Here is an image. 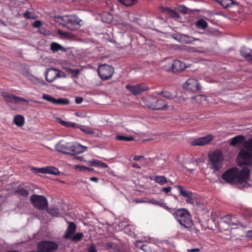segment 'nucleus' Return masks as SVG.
<instances>
[{
	"instance_id": "obj_1",
	"label": "nucleus",
	"mask_w": 252,
	"mask_h": 252,
	"mask_svg": "<svg viewBox=\"0 0 252 252\" xmlns=\"http://www.w3.org/2000/svg\"><path fill=\"white\" fill-rule=\"evenodd\" d=\"M237 162L242 169H230L222 174V178L230 184L236 185L239 188H242L247 186L250 179L252 164L250 153L246 150L242 149L239 153Z\"/></svg>"
},
{
	"instance_id": "obj_2",
	"label": "nucleus",
	"mask_w": 252,
	"mask_h": 252,
	"mask_svg": "<svg viewBox=\"0 0 252 252\" xmlns=\"http://www.w3.org/2000/svg\"><path fill=\"white\" fill-rule=\"evenodd\" d=\"M174 217L180 225L191 233L197 234L199 230L194 227L190 213L186 209H180L174 213Z\"/></svg>"
},
{
	"instance_id": "obj_3",
	"label": "nucleus",
	"mask_w": 252,
	"mask_h": 252,
	"mask_svg": "<svg viewBox=\"0 0 252 252\" xmlns=\"http://www.w3.org/2000/svg\"><path fill=\"white\" fill-rule=\"evenodd\" d=\"M56 150L61 153L73 155L82 153L87 147L78 143L60 142L56 145Z\"/></svg>"
},
{
	"instance_id": "obj_4",
	"label": "nucleus",
	"mask_w": 252,
	"mask_h": 252,
	"mask_svg": "<svg viewBox=\"0 0 252 252\" xmlns=\"http://www.w3.org/2000/svg\"><path fill=\"white\" fill-rule=\"evenodd\" d=\"M208 158L211 163L212 168L215 170H219L221 168L224 159L222 153L219 150L213 151L209 154Z\"/></svg>"
},
{
	"instance_id": "obj_5",
	"label": "nucleus",
	"mask_w": 252,
	"mask_h": 252,
	"mask_svg": "<svg viewBox=\"0 0 252 252\" xmlns=\"http://www.w3.org/2000/svg\"><path fill=\"white\" fill-rule=\"evenodd\" d=\"M30 200L33 206L39 210H44L48 205L47 199L43 195L33 194L31 196Z\"/></svg>"
},
{
	"instance_id": "obj_6",
	"label": "nucleus",
	"mask_w": 252,
	"mask_h": 252,
	"mask_svg": "<svg viewBox=\"0 0 252 252\" xmlns=\"http://www.w3.org/2000/svg\"><path fill=\"white\" fill-rule=\"evenodd\" d=\"M1 96L3 97L5 102L7 105L11 104H22V102L27 103L29 100L23 97L15 95L12 94L3 92L1 93Z\"/></svg>"
},
{
	"instance_id": "obj_7",
	"label": "nucleus",
	"mask_w": 252,
	"mask_h": 252,
	"mask_svg": "<svg viewBox=\"0 0 252 252\" xmlns=\"http://www.w3.org/2000/svg\"><path fill=\"white\" fill-rule=\"evenodd\" d=\"M148 106L152 109L158 110H165L167 108V104L161 98L152 97L150 98Z\"/></svg>"
},
{
	"instance_id": "obj_8",
	"label": "nucleus",
	"mask_w": 252,
	"mask_h": 252,
	"mask_svg": "<svg viewBox=\"0 0 252 252\" xmlns=\"http://www.w3.org/2000/svg\"><path fill=\"white\" fill-rule=\"evenodd\" d=\"M56 121L62 125L67 127H79L78 124L73 122L64 121L59 117L56 118ZM80 128L82 131L87 134L94 135L95 134L94 130L91 129L88 127H85V126H81Z\"/></svg>"
},
{
	"instance_id": "obj_9",
	"label": "nucleus",
	"mask_w": 252,
	"mask_h": 252,
	"mask_svg": "<svg viewBox=\"0 0 252 252\" xmlns=\"http://www.w3.org/2000/svg\"><path fill=\"white\" fill-rule=\"evenodd\" d=\"M58 247L57 243L49 241H41L37 245L38 250L41 252H56Z\"/></svg>"
},
{
	"instance_id": "obj_10",
	"label": "nucleus",
	"mask_w": 252,
	"mask_h": 252,
	"mask_svg": "<svg viewBox=\"0 0 252 252\" xmlns=\"http://www.w3.org/2000/svg\"><path fill=\"white\" fill-rule=\"evenodd\" d=\"M97 72L102 79L106 80L112 77L114 70V68L109 65L102 64L98 67Z\"/></svg>"
},
{
	"instance_id": "obj_11",
	"label": "nucleus",
	"mask_w": 252,
	"mask_h": 252,
	"mask_svg": "<svg viewBox=\"0 0 252 252\" xmlns=\"http://www.w3.org/2000/svg\"><path fill=\"white\" fill-rule=\"evenodd\" d=\"M183 88L187 92L195 93L200 90L199 84L196 79L189 78L183 85Z\"/></svg>"
},
{
	"instance_id": "obj_12",
	"label": "nucleus",
	"mask_w": 252,
	"mask_h": 252,
	"mask_svg": "<svg viewBox=\"0 0 252 252\" xmlns=\"http://www.w3.org/2000/svg\"><path fill=\"white\" fill-rule=\"evenodd\" d=\"M239 223V221L234 217L230 216H226L223 218L222 220L220 223V226L221 228L227 230V228H224V225L227 224L228 226L231 228H234L235 226Z\"/></svg>"
},
{
	"instance_id": "obj_13",
	"label": "nucleus",
	"mask_w": 252,
	"mask_h": 252,
	"mask_svg": "<svg viewBox=\"0 0 252 252\" xmlns=\"http://www.w3.org/2000/svg\"><path fill=\"white\" fill-rule=\"evenodd\" d=\"M126 89L132 93L133 95H138L144 91L147 90L148 87L144 84H140L136 85H131L130 84L126 86Z\"/></svg>"
},
{
	"instance_id": "obj_14",
	"label": "nucleus",
	"mask_w": 252,
	"mask_h": 252,
	"mask_svg": "<svg viewBox=\"0 0 252 252\" xmlns=\"http://www.w3.org/2000/svg\"><path fill=\"white\" fill-rule=\"evenodd\" d=\"M58 69L54 68L47 69L45 72L46 80L49 82H52L58 78Z\"/></svg>"
},
{
	"instance_id": "obj_15",
	"label": "nucleus",
	"mask_w": 252,
	"mask_h": 252,
	"mask_svg": "<svg viewBox=\"0 0 252 252\" xmlns=\"http://www.w3.org/2000/svg\"><path fill=\"white\" fill-rule=\"evenodd\" d=\"M212 139V136L211 135H208L204 137H202L194 139L191 142V144L194 146H203L208 144Z\"/></svg>"
},
{
	"instance_id": "obj_16",
	"label": "nucleus",
	"mask_w": 252,
	"mask_h": 252,
	"mask_svg": "<svg viewBox=\"0 0 252 252\" xmlns=\"http://www.w3.org/2000/svg\"><path fill=\"white\" fill-rule=\"evenodd\" d=\"M42 98L49 102L56 104H67L69 103V101L67 99L60 98L56 99L52 96L44 94L42 95Z\"/></svg>"
},
{
	"instance_id": "obj_17",
	"label": "nucleus",
	"mask_w": 252,
	"mask_h": 252,
	"mask_svg": "<svg viewBox=\"0 0 252 252\" xmlns=\"http://www.w3.org/2000/svg\"><path fill=\"white\" fill-rule=\"evenodd\" d=\"M174 38L179 42L186 44L191 43L193 41L197 40V39H195L185 34H177Z\"/></svg>"
},
{
	"instance_id": "obj_18",
	"label": "nucleus",
	"mask_w": 252,
	"mask_h": 252,
	"mask_svg": "<svg viewBox=\"0 0 252 252\" xmlns=\"http://www.w3.org/2000/svg\"><path fill=\"white\" fill-rule=\"evenodd\" d=\"M68 226L63 236L65 239H69L76 231V225L73 222H68Z\"/></svg>"
},
{
	"instance_id": "obj_19",
	"label": "nucleus",
	"mask_w": 252,
	"mask_h": 252,
	"mask_svg": "<svg viewBox=\"0 0 252 252\" xmlns=\"http://www.w3.org/2000/svg\"><path fill=\"white\" fill-rule=\"evenodd\" d=\"M240 53L247 61H252V50L243 47L241 49Z\"/></svg>"
},
{
	"instance_id": "obj_20",
	"label": "nucleus",
	"mask_w": 252,
	"mask_h": 252,
	"mask_svg": "<svg viewBox=\"0 0 252 252\" xmlns=\"http://www.w3.org/2000/svg\"><path fill=\"white\" fill-rule=\"evenodd\" d=\"M173 71H182L186 68L185 63L179 60H176L172 64Z\"/></svg>"
},
{
	"instance_id": "obj_21",
	"label": "nucleus",
	"mask_w": 252,
	"mask_h": 252,
	"mask_svg": "<svg viewBox=\"0 0 252 252\" xmlns=\"http://www.w3.org/2000/svg\"><path fill=\"white\" fill-rule=\"evenodd\" d=\"M87 163L91 165L102 168H106L108 167V165L105 163L96 159L88 161Z\"/></svg>"
},
{
	"instance_id": "obj_22",
	"label": "nucleus",
	"mask_w": 252,
	"mask_h": 252,
	"mask_svg": "<svg viewBox=\"0 0 252 252\" xmlns=\"http://www.w3.org/2000/svg\"><path fill=\"white\" fill-rule=\"evenodd\" d=\"M41 170L42 173H48L54 175H58L59 173V171L58 169L52 166L42 168Z\"/></svg>"
},
{
	"instance_id": "obj_23",
	"label": "nucleus",
	"mask_w": 252,
	"mask_h": 252,
	"mask_svg": "<svg viewBox=\"0 0 252 252\" xmlns=\"http://www.w3.org/2000/svg\"><path fill=\"white\" fill-rule=\"evenodd\" d=\"M13 123L18 126H22L25 123V118L22 115H16L13 119Z\"/></svg>"
},
{
	"instance_id": "obj_24",
	"label": "nucleus",
	"mask_w": 252,
	"mask_h": 252,
	"mask_svg": "<svg viewBox=\"0 0 252 252\" xmlns=\"http://www.w3.org/2000/svg\"><path fill=\"white\" fill-rule=\"evenodd\" d=\"M148 202L153 204L158 205L159 206H160L166 210H169V208L166 205V204L164 202V201L162 200H157L155 199H151L148 201Z\"/></svg>"
},
{
	"instance_id": "obj_25",
	"label": "nucleus",
	"mask_w": 252,
	"mask_h": 252,
	"mask_svg": "<svg viewBox=\"0 0 252 252\" xmlns=\"http://www.w3.org/2000/svg\"><path fill=\"white\" fill-rule=\"evenodd\" d=\"M176 188L179 191L180 194L184 197H189L191 195H192V193L189 190L184 189L182 187L180 186H176Z\"/></svg>"
},
{
	"instance_id": "obj_26",
	"label": "nucleus",
	"mask_w": 252,
	"mask_h": 252,
	"mask_svg": "<svg viewBox=\"0 0 252 252\" xmlns=\"http://www.w3.org/2000/svg\"><path fill=\"white\" fill-rule=\"evenodd\" d=\"M220 3L223 7L226 8L232 6L236 2L233 0H220Z\"/></svg>"
},
{
	"instance_id": "obj_27",
	"label": "nucleus",
	"mask_w": 252,
	"mask_h": 252,
	"mask_svg": "<svg viewBox=\"0 0 252 252\" xmlns=\"http://www.w3.org/2000/svg\"><path fill=\"white\" fill-rule=\"evenodd\" d=\"M47 212L49 214L55 217H59L63 214V213L61 212L59 208H50L47 210Z\"/></svg>"
},
{
	"instance_id": "obj_28",
	"label": "nucleus",
	"mask_w": 252,
	"mask_h": 252,
	"mask_svg": "<svg viewBox=\"0 0 252 252\" xmlns=\"http://www.w3.org/2000/svg\"><path fill=\"white\" fill-rule=\"evenodd\" d=\"M196 27L200 30L205 29L208 26L207 23L203 19H200L195 23Z\"/></svg>"
},
{
	"instance_id": "obj_29",
	"label": "nucleus",
	"mask_w": 252,
	"mask_h": 252,
	"mask_svg": "<svg viewBox=\"0 0 252 252\" xmlns=\"http://www.w3.org/2000/svg\"><path fill=\"white\" fill-rule=\"evenodd\" d=\"M154 180L160 185H163L166 183H167L168 181L166 180L164 176H157L154 177Z\"/></svg>"
},
{
	"instance_id": "obj_30",
	"label": "nucleus",
	"mask_w": 252,
	"mask_h": 252,
	"mask_svg": "<svg viewBox=\"0 0 252 252\" xmlns=\"http://www.w3.org/2000/svg\"><path fill=\"white\" fill-rule=\"evenodd\" d=\"M244 139V137L243 135L236 136L231 139L230 144L232 146H234L241 142Z\"/></svg>"
},
{
	"instance_id": "obj_31",
	"label": "nucleus",
	"mask_w": 252,
	"mask_h": 252,
	"mask_svg": "<svg viewBox=\"0 0 252 252\" xmlns=\"http://www.w3.org/2000/svg\"><path fill=\"white\" fill-rule=\"evenodd\" d=\"M158 94H161L164 97L167 99H172L175 96L174 94H171L168 91H162L158 93Z\"/></svg>"
},
{
	"instance_id": "obj_32",
	"label": "nucleus",
	"mask_w": 252,
	"mask_h": 252,
	"mask_svg": "<svg viewBox=\"0 0 252 252\" xmlns=\"http://www.w3.org/2000/svg\"><path fill=\"white\" fill-rule=\"evenodd\" d=\"M84 237V234L83 233L78 232L73 236H71L70 238L71 241L74 242H78L81 240Z\"/></svg>"
},
{
	"instance_id": "obj_33",
	"label": "nucleus",
	"mask_w": 252,
	"mask_h": 252,
	"mask_svg": "<svg viewBox=\"0 0 252 252\" xmlns=\"http://www.w3.org/2000/svg\"><path fill=\"white\" fill-rule=\"evenodd\" d=\"M137 0H119V1L122 4L129 6L136 3Z\"/></svg>"
},
{
	"instance_id": "obj_34",
	"label": "nucleus",
	"mask_w": 252,
	"mask_h": 252,
	"mask_svg": "<svg viewBox=\"0 0 252 252\" xmlns=\"http://www.w3.org/2000/svg\"><path fill=\"white\" fill-rule=\"evenodd\" d=\"M207 97L204 95H196L194 97V100L197 103H201L206 100Z\"/></svg>"
},
{
	"instance_id": "obj_35",
	"label": "nucleus",
	"mask_w": 252,
	"mask_h": 252,
	"mask_svg": "<svg viewBox=\"0 0 252 252\" xmlns=\"http://www.w3.org/2000/svg\"><path fill=\"white\" fill-rule=\"evenodd\" d=\"M51 49L54 52L59 50H63V48L61 45L56 43H52L51 44Z\"/></svg>"
},
{
	"instance_id": "obj_36",
	"label": "nucleus",
	"mask_w": 252,
	"mask_h": 252,
	"mask_svg": "<svg viewBox=\"0 0 252 252\" xmlns=\"http://www.w3.org/2000/svg\"><path fill=\"white\" fill-rule=\"evenodd\" d=\"M116 138L118 140L126 141H130L134 140V138L133 137L125 136L122 135H118L116 137Z\"/></svg>"
},
{
	"instance_id": "obj_37",
	"label": "nucleus",
	"mask_w": 252,
	"mask_h": 252,
	"mask_svg": "<svg viewBox=\"0 0 252 252\" xmlns=\"http://www.w3.org/2000/svg\"><path fill=\"white\" fill-rule=\"evenodd\" d=\"M16 192L22 196H27L29 194L28 190L23 188H19Z\"/></svg>"
},
{
	"instance_id": "obj_38",
	"label": "nucleus",
	"mask_w": 252,
	"mask_h": 252,
	"mask_svg": "<svg viewBox=\"0 0 252 252\" xmlns=\"http://www.w3.org/2000/svg\"><path fill=\"white\" fill-rule=\"evenodd\" d=\"M244 146L248 150L252 151V139H250L249 140L246 141Z\"/></svg>"
},
{
	"instance_id": "obj_39",
	"label": "nucleus",
	"mask_w": 252,
	"mask_h": 252,
	"mask_svg": "<svg viewBox=\"0 0 252 252\" xmlns=\"http://www.w3.org/2000/svg\"><path fill=\"white\" fill-rule=\"evenodd\" d=\"M68 23H70L74 25H78L79 23V19L75 17H72L68 19Z\"/></svg>"
},
{
	"instance_id": "obj_40",
	"label": "nucleus",
	"mask_w": 252,
	"mask_h": 252,
	"mask_svg": "<svg viewBox=\"0 0 252 252\" xmlns=\"http://www.w3.org/2000/svg\"><path fill=\"white\" fill-rule=\"evenodd\" d=\"M74 168L78 170L79 171H85L86 170V169H88V167L85 166H81L78 165H76L74 166Z\"/></svg>"
},
{
	"instance_id": "obj_41",
	"label": "nucleus",
	"mask_w": 252,
	"mask_h": 252,
	"mask_svg": "<svg viewBox=\"0 0 252 252\" xmlns=\"http://www.w3.org/2000/svg\"><path fill=\"white\" fill-rule=\"evenodd\" d=\"M68 70L69 71V72L70 73H71L72 74H73L74 76L75 77H77L78 75L80 73V70L78 69L74 70V69H70V68H68Z\"/></svg>"
},
{
	"instance_id": "obj_42",
	"label": "nucleus",
	"mask_w": 252,
	"mask_h": 252,
	"mask_svg": "<svg viewBox=\"0 0 252 252\" xmlns=\"http://www.w3.org/2000/svg\"><path fill=\"white\" fill-rule=\"evenodd\" d=\"M179 10L183 13H187L188 9L187 7L184 6H180L179 7Z\"/></svg>"
},
{
	"instance_id": "obj_43",
	"label": "nucleus",
	"mask_w": 252,
	"mask_h": 252,
	"mask_svg": "<svg viewBox=\"0 0 252 252\" xmlns=\"http://www.w3.org/2000/svg\"><path fill=\"white\" fill-rule=\"evenodd\" d=\"M24 16L26 18H29V19H33V17L32 16V13L29 12H26L24 14Z\"/></svg>"
},
{
	"instance_id": "obj_44",
	"label": "nucleus",
	"mask_w": 252,
	"mask_h": 252,
	"mask_svg": "<svg viewBox=\"0 0 252 252\" xmlns=\"http://www.w3.org/2000/svg\"><path fill=\"white\" fill-rule=\"evenodd\" d=\"M88 252H97L94 246L92 245L90 246L88 249Z\"/></svg>"
},
{
	"instance_id": "obj_45",
	"label": "nucleus",
	"mask_w": 252,
	"mask_h": 252,
	"mask_svg": "<svg viewBox=\"0 0 252 252\" xmlns=\"http://www.w3.org/2000/svg\"><path fill=\"white\" fill-rule=\"evenodd\" d=\"M187 197V199L186 200V201L188 203H190L191 204H194V201H193V198L192 197V195H190L189 197Z\"/></svg>"
},
{
	"instance_id": "obj_46",
	"label": "nucleus",
	"mask_w": 252,
	"mask_h": 252,
	"mask_svg": "<svg viewBox=\"0 0 252 252\" xmlns=\"http://www.w3.org/2000/svg\"><path fill=\"white\" fill-rule=\"evenodd\" d=\"M41 25V23L39 21H36L32 24L33 27L35 28H39Z\"/></svg>"
},
{
	"instance_id": "obj_47",
	"label": "nucleus",
	"mask_w": 252,
	"mask_h": 252,
	"mask_svg": "<svg viewBox=\"0 0 252 252\" xmlns=\"http://www.w3.org/2000/svg\"><path fill=\"white\" fill-rule=\"evenodd\" d=\"M171 190V187H168L167 188H163L161 189V191L165 192V193H168Z\"/></svg>"
},
{
	"instance_id": "obj_48",
	"label": "nucleus",
	"mask_w": 252,
	"mask_h": 252,
	"mask_svg": "<svg viewBox=\"0 0 252 252\" xmlns=\"http://www.w3.org/2000/svg\"><path fill=\"white\" fill-rule=\"evenodd\" d=\"M58 73H59L58 74V77L65 78L66 77V74L64 72L60 71V70H58Z\"/></svg>"
},
{
	"instance_id": "obj_49",
	"label": "nucleus",
	"mask_w": 252,
	"mask_h": 252,
	"mask_svg": "<svg viewBox=\"0 0 252 252\" xmlns=\"http://www.w3.org/2000/svg\"><path fill=\"white\" fill-rule=\"evenodd\" d=\"M83 99L81 97H77L75 98V102L77 104H80L82 102Z\"/></svg>"
},
{
	"instance_id": "obj_50",
	"label": "nucleus",
	"mask_w": 252,
	"mask_h": 252,
	"mask_svg": "<svg viewBox=\"0 0 252 252\" xmlns=\"http://www.w3.org/2000/svg\"><path fill=\"white\" fill-rule=\"evenodd\" d=\"M246 236L247 237L252 239V230L247 232Z\"/></svg>"
},
{
	"instance_id": "obj_51",
	"label": "nucleus",
	"mask_w": 252,
	"mask_h": 252,
	"mask_svg": "<svg viewBox=\"0 0 252 252\" xmlns=\"http://www.w3.org/2000/svg\"><path fill=\"white\" fill-rule=\"evenodd\" d=\"M187 251L188 252H198L199 251V249H188L187 250Z\"/></svg>"
},
{
	"instance_id": "obj_52",
	"label": "nucleus",
	"mask_w": 252,
	"mask_h": 252,
	"mask_svg": "<svg viewBox=\"0 0 252 252\" xmlns=\"http://www.w3.org/2000/svg\"><path fill=\"white\" fill-rule=\"evenodd\" d=\"M75 115L78 117H84L85 116L81 112H76Z\"/></svg>"
},
{
	"instance_id": "obj_53",
	"label": "nucleus",
	"mask_w": 252,
	"mask_h": 252,
	"mask_svg": "<svg viewBox=\"0 0 252 252\" xmlns=\"http://www.w3.org/2000/svg\"><path fill=\"white\" fill-rule=\"evenodd\" d=\"M143 158V156H135L133 158L134 160H141L142 158Z\"/></svg>"
},
{
	"instance_id": "obj_54",
	"label": "nucleus",
	"mask_w": 252,
	"mask_h": 252,
	"mask_svg": "<svg viewBox=\"0 0 252 252\" xmlns=\"http://www.w3.org/2000/svg\"><path fill=\"white\" fill-rule=\"evenodd\" d=\"M42 169V168H33V170H34L35 172H37V173H42V172H41V170Z\"/></svg>"
},
{
	"instance_id": "obj_55",
	"label": "nucleus",
	"mask_w": 252,
	"mask_h": 252,
	"mask_svg": "<svg viewBox=\"0 0 252 252\" xmlns=\"http://www.w3.org/2000/svg\"><path fill=\"white\" fill-rule=\"evenodd\" d=\"M90 180L93 182H98V179L96 177H91L90 178Z\"/></svg>"
},
{
	"instance_id": "obj_56",
	"label": "nucleus",
	"mask_w": 252,
	"mask_h": 252,
	"mask_svg": "<svg viewBox=\"0 0 252 252\" xmlns=\"http://www.w3.org/2000/svg\"><path fill=\"white\" fill-rule=\"evenodd\" d=\"M108 16L109 18H108V20L106 21V22H110L111 21L112 19V16L110 14H108Z\"/></svg>"
},
{
	"instance_id": "obj_57",
	"label": "nucleus",
	"mask_w": 252,
	"mask_h": 252,
	"mask_svg": "<svg viewBox=\"0 0 252 252\" xmlns=\"http://www.w3.org/2000/svg\"><path fill=\"white\" fill-rule=\"evenodd\" d=\"M132 167L135 168L140 169V167L136 163H134L132 165Z\"/></svg>"
},
{
	"instance_id": "obj_58",
	"label": "nucleus",
	"mask_w": 252,
	"mask_h": 252,
	"mask_svg": "<svg viewBox=\"0 0 252 252\" xmlns=\"http://www.w3.org/2000/svg\"><path fill=\"white\" fill-rule=\"evenodd\" d=\"M59 33L61 35H67L66 32H62V31H59Z\"/></svg>"
},
{
	"instance_id": "obj_59",
	"label": "nucleus",
	"mask_w": 252,
	"mask_h": 252,
	"mask_svg": "<svg viewBox=\"0 0 252 252\" xmlns=\"http://www.w3.org/2000/svg\"><path fill=\"white\" fill-rule=\"evenodd\" d=\"M75 158L79 160H82L83 158L82 157H76Z\"/></svg>"
},
{
	"instance_id": "obj_60",
	"label": "nucleus",
	"mask_w": 252,
	"mask_h": 252,
	"mask_svg": "<svg viewBox=\"0 0 252 252\" xmlns=\"http://www.w3.org/2000/svg\"><path fill=\"white\" fill-rule=\"evenodd\" d=\"M86 170H88L89 171H93V169L88 167V169H86Z\"/></svg>"
},
{
	"instance_id": "obj_61",
	"label": "nucleus",
	"mask_w": 252,
	"mask_h": 252,
	"mask_svg": "<svg viewBox=\"0 0 252 252\" xmlns=\"http://www.w3.org/2000/svg\"><path fill=\"white\" fill-rule=\"evenodd\" d=\"M247 152V151H246ZM249 153H250V155L251 156V161H252V155L249 152ZM252 168V164H251V168Z\"/></svg>"
},
{
	"instance_id": "obj_62",
	"label": "nucleus",
	"mask_w": 252,
	"mask_h": 252,
	"mask_svg": "<svg viewBox=\"0 0 252 252\" xmlns=\"http://www.w3.org/2000/svg\"><path fill=\"white\" fill-rule=\"evenodd\" d=\"M40 252V251H39V250H38V251H31V252Z\"/></svg>"
},
{
	"instance_id": "obj_63",
	"label": "nucleus",
	"mask_w": 252,
	"mask_h": 252,
	"mask_svg": "<svg viewBox=\"0 0 252 252\" xmlns=\"http://www.w3.org/2000/svg\"><path fill=\"white\" fill-rule=\"evenodd\" d=\"M34 102L38 103H39V102H38V101H34Z\"/></svg>"
},
{
	"instance_id": "obj_64",
	"label": "nucleus",
	"mask_w": 252,
	"mask_h": 252,
	"mask_svg": "<svg viewBox=\"0 0 252 252\" xmlns=\"http://www.w3.org/2000/svg\"><path fill=\"white\" fill-rule=\"evenodd\" d=\"M143 246H141V249H143Z\"/></svg>"
}]
</instances>
